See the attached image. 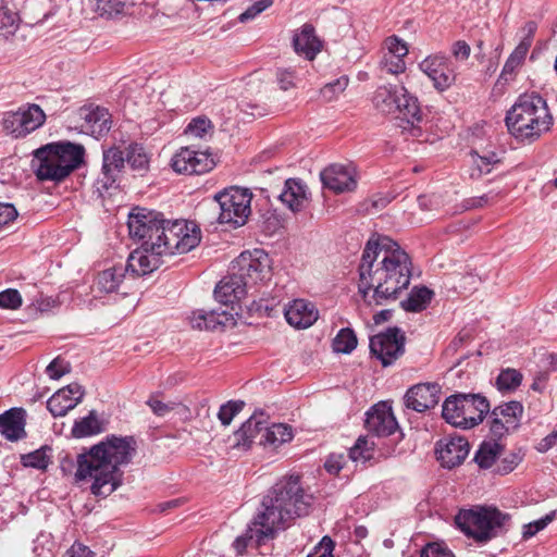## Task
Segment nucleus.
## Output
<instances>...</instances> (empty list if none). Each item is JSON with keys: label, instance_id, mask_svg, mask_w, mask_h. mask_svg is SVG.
I'll list each match as a JSON object with an SVG mask.
<instances>
[{"label": "nucleus", "instance_id": "nucleus-1", "mask_svg": "<svg viewBox=\"0 0 557 557\" xmlns=\"http://www.w3.org/2000/svg\"><path fill=\"white\" fill-rule=\"evenodd\" d=\"M358 290L368 305L395 300L411 280L409 255L393 239H369L358 268Z\"/></svg>", "mask_w": 557, "mask_h": 557}, {"label": "nucleus", "instance_id": "nucleus-2", "mask_svg": "<svg viewBox=\"0 0 557 557\" xmlns=\"http://www.w3.org/2000/svg\"><path fill=\"white\" fill-rule=\"evenodd\" d=\"M135 451L133 436L109 435L77 456L75 481H90V493L106 498L122 485L123 472L120 467L128 465Z\"/></svg>", "mask_w": 557, "mask_h": 557}, {"label": "nucleus", "instance_id": "nucleus-3", "mask_svg": "<svg viewBox=\"0 0 557 557\" xmlns=\"http://www.w3.org/2000/svg\"><path fill=\"white\" fill-rule=\"evenodd\" d=\"M312 502L313 497L302 487L299 475L281 478L263 497L261 510L253 518V524L260 525L259 539L273 537L294 519L307 516Z\"/></svg>", "mask_w": 557, "mask_h": 557}, {"label": "nucleus", "instance_id": "nucleus-4", "mask_svg": "<svg viewBox=\"0 0 557 557\" xmlns=\"http://www.w3.org/2000/svg\"><path fill=\"white\" fill-rule=\"evenodd\" d=\"M553 121L546 100L535 92L519 96L505 117L509 133L520 140L537 139Z\"/></svg>", "mask_w": 557, "mask_h": 557}, {"label": "nucleus", "instance_id": "nucleus-5", "mask_svg": "<svg viewBox=\"0 0 557 557\" xmlns=\"http://www.w3.org/2000/svg\"><path fill=\"white\" fill-rule=\"evenodd\" d=\"M84 157L83 145L51 143L35 150L32 166L39 181L61 182L82 165Z\"/></svg>", "mask_w": 557, "mask_h": 557}, {"label": "nucleus", "instance_id": "nucleus-6", "mask_svg": "<svg viewBox=\"0 0 557 557\" xmlns=\"http://www.w3.org/2000/svg\"><path fill=\"white\" fill-rule=\"evenodd\" d=\"M373 106L383 114L395 115L397 126L412 137L421 135L422 113L418 98L403 85H382L372 98Z\"/></svg>", "mask_w": 557, "mask_h": 557}, {"label": "nucleus", "instance_id": "nucleus-7", "mask_svg": "<svg viewBox=\"0 0 557 557\" xmlns=\"http://www.w3.org/2000/svg\"><path fill=\"white\" fill-rule=\"evenodd\" d=\"M510 516L495 507L460 510L455 517L457 528L479 544H485L507 532Z\"/></svg>", "mask_w": 557, "mask_h": 557}, {"label": "nucleus", "instance_id": "nucleus-8", "mask_svg": "<svg viewBox=\"0 0 557 557\" xmlns=\"http://www.w3.org/2000/svg\"><path fill=\"white\" fill-rule=\"evenodd\" d=\"M53 14L52 0H1L0 29L13 35L21 24L35 26Z\"/></svg>", "mask_w": 557, "mask_h": 557}, {"label": "nucleus", "instance_id": "nucleus-9", "mask_svg": "<svg viewBox=\"0 0 557 557\" xmlns=\"http://www.w3.org/2000/svg\"><path fill=\"white\" fill-rule=\"evenodd\" d=\"M488 412L490 403L484 396L458 393L445 399L442 417L453 426L467 430L480 424Z\"/></svg>", "mask_w": 557, "mask_h": 557}, {"label": "nucleus", "instance_id": "nucleus-10", "mask_svg": "<svg viewBox=\"0 0 557 557\" xmlns=\"http://www.w3.org/2000/svg\"><path fill=\"white\" fill-rule=\"evenodd\" d=\"M252 193L248 188L231 186L214 196L220 212L218 221L233 228L243 226L251 213Z\"/></svg>", "mask_w": 557, "mask_h": 557}, {"label": "nucleus", "instance_id": "nucleus-11", "mask_svg": "<svg viewBox=\"0 0 557 557\" xmlns=\"http://www.w3.org/2000/svg\"><path fill=\"white\" fill-rule=\"evenodd\" d=\"M171 223L158 211L137 207L129 212L127 226L133 238L163 243Z\"/></svg>", "mask_w": 557, "mask_h": 557}, {"label": "nucleus", "instance_id": "nucleus-12", "mask_svg": "<svg viewBox=\"0 0 557 557\" xmlns=\"http://www.w3.org/2000/svg\"><path fill=\"white\" fill-rule=\"evenodd\" d=\"M232 271L238 276L251 295L257 290V285L271 277L269 256L262 250L242 252L233 262Z\"/></svg>", "mask_w": 557, "mask_h": 557}, {"label": "nucleus", "instance_id": "nucleus-13", "mask_svg": "<svg viewBox=\"0 0 557 557\" xmlns=\"http://www.w3.org/2000/svg\"><path fill=\"white\" fill-rule=\"evenodd\" d=\"M46 114L37 104H24L16 111H8L2 116L3 129L15 138H22L39 128Z\"/></svg>", "mask_w": 557, "mask_h": 557}, {"label": "nucleus", "instance_id": "nucleus-14", "mask_svg": "<svg viewBox=\"0 0 557 557\" xmlns=\"http://www.w3.org/2000/svg\"><path fill=\"white\" fill-rule=\"evenodd\" d=\"M162 243L145 240L141 246L129 253L125 269L133 277L150 274L161 265V257L166 255Z\"/></svg>", "mask_w": 557, "mask_h": 557}, {"label": "nucleus", "instance_id": "nucleus-15", "mask_svg": "<svg viewBox=\"0 0 557 557\" xmlns=\"http://www.w3.org/2000/svg\"><path fill=\"white\" fill-rule=\"evenodd\" d=\"M125 169V156L120 147L103 149L102 166L96 181L97 190L102 194L111 188H117Z\"/></svg>", "mask_w": 557, "mask_h": 557}, {"label": "nucleus", "instance_id": "nucleus-16", "mask_svg": "<svg viewBox=\"0 0 557 557\" xmlns=\"http://www.w3.org/2000/svg\"><path fill=\"white\" fill-rule=\"evenodd\" d=\"M171 165L176 173L199 175L211 171L215 163L209 153L184 147L174 154Z\"/></svg>", "mask_w": 557, "mask_h": 557}, {"label": "nucleus", "instance_id": "nucleus-17", "mask_svg": "<svg viewBox=\"0 0 557 557\" xmlns=\"http://www.w3.org/2000/svg\"><path fill=\"white\" fill-rule=\"evenodd\" d=\"M419 69L433 82V86L444 91L455 82V74L449 59L444 54L426 57L419 63Z\"/></svg>", "mask_w": 557, "mask_h": 557}, {"label": "nucleus", "instance_id": "nucleus-18", "mask_svg": "<svg viewBox=\"0 0 557 557\" xmlns=\"http://www.w3.org/2000/svg\"><path fill=\"white\" fill-rule=\"evenodd\" d=\"M77 116L82 121L81 132L95 138L104 136L111 128L109 111L99 106H84L77 111Z\"/></svg>", "mask_w": 557, "mask_h": 557}, {"label": "nucleus", "instance_id": "nucleus-19", "mask_svg": "<svg viewBox=\"0 0 557 557\" xmlns=\"http://www.w3.org/2000/svg\"><path fill=\"white\" fill-rule=\"evenodd\" d=\"M320 178L323 187L335 194L352 191L357 187L356 172L350 165L331 164L320 173Z\"/></svg>", "mask_w": 557, "mask_h": 557}, {"label": "nucleus", "instance_id": "nucleus-20", "mask_svg": "<svg viewBox=\"0 0 557 557\" xmlns=\"http://www.w3.org/2000/svg\"><path fill=\"white\" fill-rule=\"evenodd\" d=\"M470 445L465 437L451 436L436 443L435 454L444 468L453 469L460 466L468 457Z\"/></svg>", "mask_w": 557, "mask_h": 557}, {"label": "nucleus", "instance_id": "nucleus-21", "mask_svg": "<svg viewBox=\"0 0 557 557\" xmlns=\"http://www.w3.org/2000/svg\"><path fill=\"white\" fill-rule=\"evenodd\" d=\"M84 395V387L73 382L57 391L47 400V409L53 417H63L83 400Z\"/></svg>", "mask_w": 557, "mask_h": 557}, {"label": "nucleus", "instance_id": "nucleus-22", "mask_svg": "<svg viewBox=\"0 0 557 557\" xmlns=\"http://www.w3.org/2000/svg\"><path fill=\"white\" fill-rule=\"evenodd\" d=\"M199 236L196 233L189 234L186 221L176 220L171 223L163 245L169 248L166 255L186 253L199 244Z\"/></svg>", "mask_w": 557, "mask_h": 557}, {"label": "nucleus", "instance_id": "nucleus-23", "mask_svg": "<svg viewBox=\"0 0 557 557\" xmlns=\"http://www.w3.org/2000/svg\"><path fill=\"white\" fill-rule=\"evenodd\" d=\"M441 386L437 383H421L410 387L405 395L407 408L424 412L440 401Z\"/></svg>", "mask_w": 557, "mask_h": 557}, {"label": "nucleus", "instance_id": "nucleus-24", "mask_svg": "<svg viewBox=\"0 0 557 557\" xmlns=\"http://www.w3.org/2000/svg\"><path fill=\"white\" fill-rule=\"evenodd\" d=\"M367 430L376 436H389L398 428L396 418L392 408L385 403L374 405L368 412L366 418Z\"/></svg>", "mask_w": 557, "mask_h": 557}, {"label": "nucleus", "instance_id": "nucleus-25", "mask_svg": "<svg viewBox=\"0 0 557 557\" xmlns=\"http://www.w3.org/2000/svg\"><path fill=\"white\" fill-rule=\"evenodd\" d=\"M189 323L195 330L205 331H224L227 327L235 325L233 313L226 310H210L198 309L191 312Z\"/></svg>", "mask_w": 557, "mask_h": 557}, {"label": "nucleus", "instance_id": "nucleus-26", "mask_svg": "<svg viewBox=\"0 0 557 557\" xmlns=\"http://www.w3.org/2000/svg\"><path fill=\"white\" fill-rule=\"evenodd\" d=\"M387 50L383 53L379 67L382 73L398 75L406 70L404 58L408 54L407 44L397 36L386 40Z\"/></svg>", "mask_w": 557, "mask_h": 557}, {"label": "nucleus", "instance_id": "nucleus-27", "mask_svg": "<svg viewBox=\"0 0 557 557\" xmlns=\"http://www.w3.org/2000/svg\"><path fill=\"white\" fill-rule=\"evenodd\" d=\"M284 314L287 323L295 329H308L319 317L314 305L304 299L293 300L285 309Z\"/></svg>", "mask_w": 557, "mask_h": 557}, {"label": "nucleus", "instance_id": "nucleus-28", "mask_svg": "<svg viewBox=\"0 0 557 557\" xmlns=\"http://www.w3.org/2000/svg\"><path fill=\"white\" fill-rule=\"evenodd\" d=\"M243 282L231 270V273L224 276L215 286L214 298L223 305H233L247 295H251Z\"/></svg>", "mask_w": 557, "mask_h": 557}, {"label": "nucleus", "instance_id": "nucleus-29", "mask_svg": "<svg viewBox=\"0 0 557 557\" xmlns=\"http://www.w3.org/2000/svg\"><path fill=\"white\" fill-rule=\"evenodd\" d=\"M26 412L23 408H11L0 414V433L7 440L15 442L26 436Z\"/></svg>", "mask_w": 557, "mask_h": 557}, {"label": "nucleus", "instance_id": "nucleus-30", "mask_svg": "<svg viewBox=\"0 0 557 557\" xmlns=\"http://www.w3.org/2000/svg\"><path fill=\"white\" fill-rule=\"evenodd\" d=\"M268 423V416L263 411H255L251 417L242 424L235 433L237 446L250 447L255 440H260L264 424Z\"/></svg>", "mask_w": 557, "mask_h": 557}, {"label": "nucleus", "instance_id": "nucleus-31", "mask_svg": "<svg viewBox=\"0 0 557 557\" xmlns=\"http://www.w3.org/2000/svg\"><path fill=\"white\" fill-rule=\"evenodd\" d=\"M293 46L298 54H304L307 60H313L321 50V40L315 36L314 28L305 24L301 29L295 33Z\"/></svg>", "mask_w": 557, "mask_h": 557}, {"label": "nucleus", "instance_id": "nucleus-32", "mask_svg": "<svg viewBox=\"0 0 557 557\" xmlns=\"http://www.w3.org/2000/svg\"><path fill=\"white\" fill-rule=\"evenodd\" d=\"M277 198L293 212H298L307 200V187L301 180L288 178Z\"/></svg>", "mask_w": 557, "mask_h": 557}, {"label": "nucleus", "instance_id": "nucleus-33", "mask_svg": "<svg viewBox=\"0 0 557 557\" xmlns=\"http://www.w3.org/2000/svg\"><path fill=\"white\" fill-rule=\"evenodd\" d=\"M128 275L124 265H114L101 271L95 282V288L100 293H114L124 277Z\"/></svg>", "mask_w": 557, "mask_h": 557}, {"label": "nucleus", "instance_id": "nucleus-34", "mask_svg": "<svg viewBox=\"0 0 557 557\" xmlns=\"http://www.w3.org/2000/svg\"><path fill=\"white\" fill-rule=\"evenodd\" d=\"M406 336L397 326L387 327L385 331L370 338L369 348H404Z\"/></svg>", "mask_w": 557, "mask_h": 557}, {"label": "nucleus", "instance_id": "nucleus-35", "mask_svg": "<svg viewBox=\"0 0 557 557\" xmlns=\"http://www.w3.org/2000/svg\"><path fill=\"white\" fill-rule=\"evenodd\" d=\"M293 438L292 428L284 423L264 424L263 433L259 440V444L263 446H278Z\"/></svg>", "mask_w": 557, "mask_h": 557}, {"label": "nucleus", "instance_id": "nucleus-36", "mask_svg": "<svg viewBox=\"0 0 557 557\" xmlns=\"http://www.w3.org/2000/svg\"><path fill=\"white\" fill-rule=\"evenodd\" d=\"M504 445L495 440L483 441L474 455V461L481 469H490L502 456Z\"/></svg>", "mask_w": 557, "mask_h": 557}, {"label": "nucleus", "instance_id": "nucleus-37", "mask_svg": "<svg viewBox=\"0 0 557 557\" xmlns=\"http://www.w3.org/2000/svg\"><path fill=\"white\" fill-rule=\"evenodd\" d=\"M434 296L433 290L425 286H414L407 298L400 301V307L408 312H420L429 306Z\"/></svg>", "mask_w": 557, "mask_h": 557}, {"label": "nucleus", "instance_id": "nucleus-38", "mask_svg": "<svg viewBox=\"0 0 557 557\" xmlns=\"http://www.w3.org/2000/svg\"><path fill=\"white\" fill-rule=\"evenodd\" d=\"M103 431V422L98 418L97 411L91 410L88 416L74 422L72 435L75 438H83L99 434Z\"/></svg>", "mask_w": 557, "mask_h": 557}, {"label": "nucleus", "instance_id": "nucleus-39", "mask_svg": "<svg viewBox=\"0 0 557 557\" xmlns=\"http://www.w3.org/2000/svg\"><path fill=\"white\" fill-rule=\"evenodd\" d=\"M523 413V406L520 401L511 400L495 407L491 417H496L508 424L507 428L518 429Z\"/></svg>", "mask_w": 557, "mask_h": 557}, {"label": "nucleus", "instance_id": "nucleus-40", "mask_svg": "<svg viewBox=\"0 0 557 557\" xmlns=\"http://www.w3.org/2000/svg\"><path fill=\"white\" fill-rule=\"evenodd\" d=\"M470 158L471 169L469 175L472 180H479L483 175L491 173L493 166L500 162L497 154L493 151H490L484 156H480L476 151L472 150L470 152Z\"/></svg>", "mask_w": 557, "mask_h": 557}, {"label": "nucleus", "instance_id": "nucleus-41", "mask_svg": "<svg viewBox=\"0 0 557 557\" xmlns=\"http://www.w3.org/2000/svg\"><path fill=\"white\" fill-rule=\"evenodd\" d=\"M125 164L135 172H146L149 169V156L143 145L131 143L124 151Z\"/></svg>", "mask_w": 557, "mask_h": 557}, {"label": "nucleus", "instance_id": "nucleus-42", "mask_svg": "<svg viewBox=\"0 0 557 557\" xmlns=\"http://www.w3.org/2000/svg\"><path fill=\"white\" fill-rule=\"evenodd\" d=\"M128 0H87L91 9L101 17L111 18L123 13Z\"/></svg>", "mask_w": 557, "mask_h": 557}, {"label": "nucleus", "instance_id": "nucleus-43", "mask_svg": "<svg viewBox=\"0 0 557 557\" xmlns=\"http://www.w3.org/2000/svg\"><path fill=\"white\" fill-rule=\"evenodd\" d=\"M523 375L520 371L506 368L500 370L497 379L496 386L500 392H513L516 391L522 383Z\"/></svg>", "mask_w": 557, "mask_h": 557}, {"label": "nucleus", "instance_id": "nucleus-44", "mask_svg": "<svg viewBox=\"0 0 557 557\" xmlns=\"http://www.w3.org/2000/svg\"><path fill=\"white\" fill-rule=\"evenodd\" d=\"M373 443H370L366 437L360 436L355 445L349 449V457L355 462L366 463L373 458L374 448Z\"/></svg>", "mask_w": 557, "mask_h": 557}, {"label": "nucleus", "instance_id": "nucleus-45", "mask_svg": "<svg viewBox=\"0 0 557 557\" xmlns=\"http://www.w3.org/2000/svg\"><path fill=\"white\" fill-rule=\"evenodd\" d=\"M259 529H260V525H255L253 520H252L251 523L248 524L246 532L235 539V541L233 543V547L235 548L237 554L242 555L245 552V549L248 546L249 541L256 539L257 545H261L264 542V540L268 539V537L259 539V536L257 534Z\"/></svg>", "mask_w": 557, "mask_h": 557}, {"label": "nucleus", "instance_id": "nucleus-46", "mask_svg": "<svg viewBox=\"0 0 557 557\" xmlns=\"http://www.w3.org/2000/svg\"><path fill=\"white\" fill-rule=\"evenodd\" d=\"M523 456L520 449L506 454L496 465L494 472L499 475L510 473L523 460Z\"/></svg>", "mask_w": 557, "mask_h": 557}, {"label": "nucleus", "instance_id": "nucleus-47", "mask_svg": "<svg viewBox=\"0 0 557 557\" xmlns=\"http://www.w3.org/2000/svg\"><path fill=\"white\" fill-rule=\"evenodd\" d=\"M22 463L25 467L45 470L50 463V458L45 448L37 449L22 456Z\"/></svg>", "mask_w": 557, "mask_h": 557}, {"label": "nucleus", "instance_id": "nucleus-48", "mask_svg": "<svg viewBox=\"0 0 557 557\" xmlns=\"http://www.w3.org/2000/svg\"><path fill=\"white\" fill-rule=\"evenodd\" d=\"M245 406L243 400H230L223 404L218 412V418L223 425H228L234 417L238 414Z\"/></svg>", "mask_w": 557, "mask_h": 557}, {"label": "nucleus", "instance_id": "nucleus-49", "mask_svg": "<svg viewBox=\"0 0 557 557\" xmlns=\"http://www.w3.org/2000/svg\"><path fill=\"white\" fill-rule=\"evenodd\" d=\"M358 339L350 327H343L333 338L332 348H357Z\"/></svg>", "mask_w": 557, "mask_h": 557}, {"label": "nucleus", "instance_id": "nucleus-50", "mask_svg": "<svg viewBox=\"0 0 557 557\" xmlns=\"http://www.w3.org/2000/svg\"><path fill=\"white\" fill-rule=\"evenodd\" d=\"M348 86V77L347 76H341L334 82L325 84L321 88V96L326 101L334 100L339 94H342Z\"/></svg>", "mask_w": 557, "mask_h": 557}, {"label": "nucleus", "instance_id": "nucleus-51", "mask_svg": "<svg viewBox=\"0 0 557 557\" xmlns=\"http://www.w3.org/2000/svg\"><path fill=\"white\" fill-rule=\"evenodd\" d=\"M211 121L206 116L193 119L187 125L185 133L197 138H203L211 131Z\"/></svg>", "mask_w": 557, "mask_h": 557}, {"label": "nucleus", "instance_id": "nucleus-52", "mask_svg": "<svg viewBox=\"0 0 557 557\" xmlns=\"http://www.w3.org/2000/svg\"><path fill=\"white\" fill-rule=\"evenodd\" d=\"M72 367L69 360L58 356L46 368V373L52 380H59L71 371Z\"/></svg>", "mask_w": 557, "mask_h": 557}, {"label": "nucleus", "instance_id": "nucleus-53", "mask_svg": "<svg viewBox=\"0 0 557 557\" xmlns=\"http://www.w3.org/2000/svg\"><path fill=\"white\" fill-rule=\"evenodd\" d=\"M555 518V511H550L539 520L523 525L522 537L529 540L540 531L544 530Z\"/></svg>", "mask_w": 557, "mask_h": 557}, {"label": "nucleus", "instance_id": "nucleus-54", "mask_svg": "<svg viewBox=\"0 0 557 557\" xmlns=\"http://www.w3.org/2000/svg\"><path fill=\"white\" fill-rule=\"evenodd\" d=\"M404 351L405 350H369V358L380 361L382 367L386 368L400 358Z\"/></svg>", "mask_w": 557, "mask_h": 557}, {"label": "nucleus", "instance_id": "nucleus-55", "mask_svg": "<svg viewBox=\"0 0 557 557\" xmlns=\"http://www.w3.org/2000/svg\"><path fill=\"white\" fill-rule=\"evenodd\" d=\"M272 4V0H253V2L239 15L242 23L255 18Z\"/></svg>", "mask_w": 557, "mask_h": 557}, {"label": "nucleus", "instance_id": "nucleus-56", "mask_svg": "<svg viewBox=\"0 0 557 557\" xmlns=\"http://www.w3.org/2000/svg\"><path fill=\"white\" fill-rule=\"evenodd\" d=\"M22 305V297L17 289L8 288L0 292V308L17 309Z\"/></svg>", "mask_w": 557, "mask_h": 557}, {"label": "nucleus", "instance_id": "nucleus-57", "mask_svg": "<svg viewBox=\"0 0 557 557\" xmlns=\"http://www.w3.org/2000/svg\"><path fill=\"white\" fill-rule=\"evenodd\" d=\"M421 557H455V555L442 543H429L422 548Z\"/></svg>", "mask_w": 557, "mask_h": 557}, {"label": "nucleus", "instance_id": "nucleus-58", "mask_svg": "<svg viewBox=\"0 0 557 557\" xmlns=\"http://www.w3.org/2000/svg\"><path fill=\"white\" fill-rule=\"evenodd\" d=\"M334 541L325 535L307 557H333Z\"/></svg>", "mask_w": 557, "mask_h": 557}, {"label": "nucleus", "instance_id": "nucleus-59", "mask_svg": "<svg viewBox=\"0 0 557 557\" xmlns=\"http://www.w3.org/2000/svg\"><path fill=\"white\" fill-rule=\"evenodd\" d=\"M492 422L490 426L491 435L493 436V440L499 442L504 436L509 434L512 431H516L513 428H507L508 424L504 422L503 420H499L496 417H491Z\"/></svg>", "mask_w": 557, "mask_h": 557}, {"label": "nucleus", "instance_id": "nucleus-60", "mask_svg": "<svg viewBox=\"0 0 557 557\" xmlns=\"http://www.w3.org/2000/svg\"><path fill=\"white\" fill-rule=\"evenodd\" d=\"M537 367L543 369L547 374L552 371L557 370V351L548 352L542 355L539 360Z\"/></svg>", "mask_w": 557, "mask_h": 557}, {"label": "nucleus", "instance_id": "nucleus-61", "mask_svg": "<svg viewBox=\"0 0 557 557\" xmlns=\"http://www.w3.org/2000/svg\"><path fill=\"white\" fill-rule=\"evenodd\" d=\"M17 210L12 203H0V227L17 218Z\"/></svg>", "mask_w": 557, "mask_h": 557}, {"label": "nucleus", "instance_id": "nucleus-62", "mask_svg": "<svg viewBox=\"0 0 557 557\" xmlns=\"http://www.w3.org/2000/svg\"><path fill=\"white\" fill-rule=\"evenodd\" d=\"M95 553L81 542H74L66 550V557H95Z\"/></svg>", "mask_w": 557, "mask_h": 557}, {"label": "nucleus", "instance_id": "nucleus-63", "mask_svg": "<svg viewBox=\"0 0 557 557\" xmlns=\"http://www.w3.org/2000/svg\"><path fill=\"white\" fill-rule=\"evenodd\" d=\"M277 83L280 88L283 90H288L294 87L295 73L292 70H277L276 73Z\"/></svg>", "mask_w": 557, "mask_h": 557}, {"label": "nucleus", "instance_id": "nucleus-64", "mask_svg": "<svg viewBox=\"0 0 557 557\" xmlns=\"http://www.w3.org/2000/svg\"><path fill=\"white\" fill-rule=\"evenodd\" d=\"M495 197H496V195H492L490 193V194H484V195L479 196V197L468 198V199H466L463 201V208L466 210L481 208V207L487 205Z\"/></svg>", "mask_w": 557, "mask_h": 557}]
</instances>
